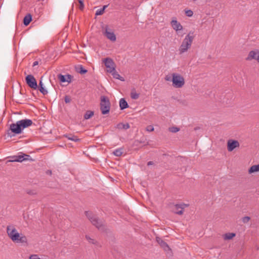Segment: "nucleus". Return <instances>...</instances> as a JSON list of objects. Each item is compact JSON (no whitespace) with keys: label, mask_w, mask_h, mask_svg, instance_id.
Here are the masks:
<instances>
[{"label":"nucleus","mask_w":259,"mask_h":259,"mask_svg":"<svg viewBox=\"0 0 259 259\" xmlns=\"http://www.w3.org/2000/svg\"><path fill=\"white\" fill-rule=\"evenodd\" d=\"M6 231L8 237L13 242L16 243L27 242V239L26 237L19 233L14 225H8L7 227Z\"/></svg>","instance_id":"f257e3e1"},{"label":"nucleus","mask_w":259,"mask_h":259,"mask_svg":"<svg viewBox=\"0 0 259 259\" xmlns=\"http://www.w3.org/2000/svg\"><path fill=\"white\" fill-rule=\"evenodd\" d=\"M194 38V32L190 31L185 36L179 47V54L182 55L188 51L192 46Z\"/></svg>","instance_id":"f03ea898"},{"label":"nucleus","mask_w":259,"mask_h":259,"mask_svg":"<svg viewBox=\"0 0 259 259\" xmlns=\"http://www.w3.org/2000/svg\"><path fill=\"white\" fill-rule=\"evenodd\" d=\"M85 213L87 217L94 226L99 230L102 231L104 230V227L103 225L102 222L100 221L95 214L90 211H85Z\"/></svg>","instance_id":"7ed1b4c3"},{"label":"nucleus","mask_w":259,"mask_h":259,"mask_svg":"<svg viewBox=\"0 0 259 259\" xmlns=\"http://www.w3.org/2000/svg\"><path fill=\"white\" fill-rule=\"evenodd\" d=\"M172 82L174 88H181L185 84V78L180 74L173 73L172 74Z\"/></svg>","instance_id":"20e7f679"},{"label":"nucleus","mask_w":259,"mask_h":259,"mask_svg":"<svg viewBox=\"0 0 259 259\" xmlns=\"http://www.w3.org/2000/svg\"><path fill=\"white\" fill-rule=\"evenodd\" d=\"M110 102L106 96H101L100 102V110L102 114L109 113L110 109Z\"/></svg>","instance_id":"39448f33"},{"label":"nucleus","mask_w":259,"mask_h":259,"mask_svg":"<svg viewBox=\"0 0 259 259\" xmlns=\"http://www.w3.org/2000/svg\"><path fill=\"white\" fill-rule=\"evenodd\" d=\"M22 132V130L20 124L19 123V121H17L16 123H13L10 125L9 130L8 131L7 134L11 137V133L13 134V136H14L21 134Z\"/></svg>","instance_id":"423d86ee"},{"label":"nucleus","mask_w":259,"mask_h":259,"mask_svg":"<svg viewBox=\"0 0 259 259\" xmlns=\"http://www.w3.org/2000/svg\"><path fill=\"white\" fill-rule=\"evenodd\" d=\"M102 32L104 35L110 40L112 41H115L116 40V37L115 34L113 31L109 28L108 25H105L103 27Z\"/></svg>","instance_id":"0eeeda50"},{"label":"nucleus","mask_w":259,"mask_h":259,"mask_svg":"<svg viewBox=\"0 0 259 259\" xmlns=\"http://www.w3.org/2000/svg\"><path fill=\"white\" fill-rule=\"evenodd\" d=\"M25 80L27 84L30 88L34 90L37 89L38 85L37 84L36 80L32 75H28L25 78Z\"/></svg>","instance_id":"6e6552de"},{"label":"nucleus","mask_w":259,"mask_h":259,"mask_svg":"<svg viewBox=\"0 0 259 259\" xmlns=\"http://www.w3.org/2000/svg\"><path fill=\"white\" fill-rule=\"evenodd\" d=\"M104 62L108 72L110 73L114 71L115 69V64L112 59L106 58L104 59Z\"/></svg>","instance_id":"1a4fd4ad"},{"label":"nucleus","mask_w":259,"mask_h":259,"mask_svg":"<svg viewBox=\"0 0 259 259\" xmlns=\"http://www.w3.org/2000/svg\"><path fill=\"white\" fill-rule=\"evenodd\" d=\"M240 144L237 140H229L227 142V149L228 151L231 152L235 148L239 147Z\"/></svg>","instance_id":"9d476101"},{"label":"nucleus","mask_w":259,"mask_h":259,"mask_svg":"<svg viewBox=\"0 0 259 259\" xmlns=\"http://www.w3.org/2000/svg\"><path fill=\"white\" fill-rule=\"evenodd\" d=\"M30 157L29 155L23 154L18 156H14L12 157V159L9 160L8 162H22L24 160L28 159Z\"/></svg>","instance_id":"9b49d317"},{"label":"nucleus","mask_w":259,"mask_h":259,"mask_svg":"<svg viewBox=\"0 0 259 259\" xmlns=\"http://www.w3.org/2000/svg\"><path fill=\"white\" fill-rule=\"evenodd\" d=\"M19 123L20 124L22 131L24 128L30 126L33 124L32 121L29 119H24L19 120Z\"/></svg>","instance_id":"f8f14e48"},{"label":"nucleus","mask_w":259,"mask_h":259,"mask_svg":"<svg viewBox=\"0 0 259 259\" xmlns=\"http://www.w3.org/2000/svg\"><path fill=\"white\" fill-rule=\"evenodd\" d=\"M170 24L172 28L177 31L183 29V26L177 20L176 18L172 19Z\"/></svg>","instance_id":"ddd939ff"},{"label":"nucleus","mask_w":259,"mask_h":259,"mask_svg":"<svg viewBox=\"0 0 259 259\" xmlns=\"http://www.w3.org/2000/svg\"><path fill=\"white\" fill-rule=\"evenodd\" d=\"M58 79L61 82H68V83L71 82L72 76L71 75L68 74L67 75H64L61 74H59L57 76Z\"/></svg>","instance_id":"4468645a"},{"label":"nucleus","mask_w":259,"mask_h":259,"mask_svg":"<svg viewBox=\"0 0 259 259\" xmlns=\"http://www.w3.org/2000/svg\"><path fill=\"white\" fill-rule=\"evenodd\" d=\"M156 240L157 242L160 245V246L163 248L164 250L166 251L170 250V248L168 245L160 237H156Z\"/></svg>","instance_id":"2eb2a0df"},{"label":"nucleus","mask_w":259,"mask_h":259,"mask_svg":"<svg viewBox=\"0 0 259 259\" xmlns=\"http://www.w3.org/2000/svg\"><path fill=\"white\" fill-rule=\"evenodd\" d=\"M184 206H186V205L176 204L174 206L172 211L176 214L181 215L183 213Z\"/></svg>","instance_id":"dca6fc26"},{"label":"nucleus","mask_w":259,"mask_h":259,"mask_svg":"<svg viewBox=\"0 0 259 259\" xmlns=\"http://www.w3.org/2000/svg\"><path fill=\"white\" fill-rule=\"evenodd\" d=\"M259 54V51H251L249 52L247 57L246 58V60H251L252 59L256 60L257 55Z\"/></svg>","instance_id":"f3484780"},{"label":"nucleus","mask_w":259,"mask_h":259,"mask_svg":"<svg viewBox=\"0 0 259 259\" xmlns=\"http://www.w3.org/2000/svg\"><path fill=\"white\" fill-rule=\"evenodd\" d=\"M130 125L128 123H119L116 126V128L119 130H127L130 128Z\"/></svg>","instance_id":"a211bd4d"},{"label":"nucleus","mask_w":259,"mask_h":259,"mask_svg":"<svg viewBox=\"0 0 259 259\" xmlns=\"http://www.w3.org/2000/svg\"><path fill=\"white\" fill-rule=\"evenodd\" d=\"M32 20V16L30 14H27L24 18L23 24L25 26H27Z\"/></svg>","instance_id":"6ab92c4d"},{"label":"nucleus","mask_w":259,"mask_h":259,"mask_svg":"<svg viewBox=\"0 0 259 259\" xmlns=\"http://www.w3.org/2000/svg\"><path fill=\"white\" fill-rule=\"evenodd\" d=\"M119 106L121 110L124 109L128 107L127 102L124 98H121L119 101Z\"/></svg>","instance_id":"aec40b11"},{"label":"nucleus","mask_w":259,"mask_h":259,"mask_svg":"<svg viewBox=\"0 0 259 259\" xmlns=\"http://www.w3.org/2000/svg\"><path fill=\"white\" fill-rule=\"evenodd\" d=\"M257 171H259V164L251 166L248 170V173L250 174Z\"/></svg>","instance_id":"412c9836"},{"label":"nucleus","mask_w":259,"mask_h":259,"mask_svg":"<svg viewBox=\"0 0 259 259\" xmlns=\"http://www.w3.org/2000/svg\"><path fill=\"white\" fill-rule=\"evenodd\" d=\"M64 137L67 138L68 140H71L74 142H78L80 140V139H78V137L74 135H64Z\"/></svg>","instance_id":"4be33fe9"},{"label":"nucleus","mask_w":259,"mask_h":259,"mask_svg":"<svg viewBox=\"0 0 259 259\" xmlns=\"http://www.w3.org/2000/svg\"><path fill=\"white\" fill-rule=\"evenodd\" d=\"M123 153V148H120L115 149L113 152V154L117 157H119L122 155V154Z\"/></svg>","instance_id":"5701e85b"},{"label":"nucleus","mask_w":259,"mask_h":259,"mask_svg":"<svg viewBox=\"0 0 259 259\" xmlns=\"http://www.w3.org/2000/svg\"><path fill=\"white\" fill-rule=\"evenodd\" d=\"M110 73L112 74V75L114 78H115L116 79H119L121 81L124 80L123 78L122 77L120 76V75L118 74V73L115 71V69L114 70V71H113V72H110Z\"/></svg>","instance_id":"b1692460"},{"label":"nucleus","mask_w":259,"mask_h":259,"mask_svg":"<svg viewBox=\"0 0 259 259\" xmlns=\"http://www.w3.org/2000/svg\"><path fill=\"white\" fill-rule=\"evenodd\" d=\"M236 235L235 233H226L224 235V239L225 240H230L232 239Z\"/></svg>","instance_id":"393cba45"},{"label":"nucleus","mask_w":259,"mask_h":259,"mask_svg":"<svg viewBox=\"0 0 259 259\" xmlns=\"http://www.w3.org/2000/svg\"><path fill=\"white\" fill-rule=\"evenodd\" d=\"M76 71L81 74L87 72V70L84 69L82 65H80L78 67L76 68Z\"/></svg>","instance_id":"a878e982"},{"label":"nucleus","mask_w":259,"mask_h":259,"mask_svg":"<svg viewBox=\"0 0 259 259\" xmlns=\"http://www.w3.org/2000/svg\"><path fill=\"white\" fill-rule=\"evenodd\" d=\"M140 94L137 93L135 90L132 91L131 93V97L132 99L136 100L139 98Z\"/></svg>","instance_id":"bb28decb"},{"label":"nucleus","mask_w":259,"mask_h":259,"mask_svg":"<svg viewBox=\"0 0 259 259\" xmlns=\"http://www.w3.org/2000/svg\"><path fill=\"white\" fill-rule=\"evenodd\" d=\"M94 115V112L92 111H87L84 115V118L88 119L91 118Z\"/></svg>","instance_id":"cd10ccee"},{"label":"nucleus","mask_w":259,"mask_h":259,"mask_svg":"<svg viewBox=\"0 0 259 259\" xmlns=\"http://www.w3.org/2000/svg\"><path fill=\"white\" fill-rule=\"evenodd\" d=\"M85 239L89 241L90 243L93 244H97L98 242L96 240L94 239L91 238L89 236L85 235Z\"/></svg>","instance_id":"c85d7f7f"},{"label":"nucleus","mask_w":259,"mask_h":259,"mask_svg":"<svg viewBox=\"0 0 259 259\" xmlns=\"http://www.w3.org/2000/svg\"><path fill=\"white\" fill-rule=\"evenodd\" d=\"M107 7V6L105 5L103 7L100 9L98 10L96 12V15H102L105 11V9Z\"/></svg>","instance_id":"c756f323"},{"label":"nucleus","mask_w":259,"mask_h":259,"mask_svg":"<svg viewBox=\"0 0 259 259\" xmlns=\"http://www.w3.org/2000/svg\"><path fill=\"white\" fill-rule=\"evenodd\" d=\"M168 130L169 132H170L171 133H176L180 131V128H179L178 127L172 126V127H169L168 128Z\"/></svg>","instance_id":"7c9ffc66"},{"label":"nucleus","mask_w":259,"mask_h":259,"mask_svg":"<svg viewBox=\"0 0 259 259\" xmlns=\"http://www.w3.org/2000/svg\"><path fill=\"white\" fill-rule=\"evenodd\" d=\"M79 3V9L80 10H83L84 9V0H78Z\"/></svg>","instance_id":"2f4dec72"},{"label":"nucleus","mask_w":259,"mask_h":259,"mask_svg":"<svg viewBox=\"0 0 259 259\" xmlns=\"http://www.w3.org/2000/svg\"><path fill=\"white\" fill-rule=\"evenodd\" d=\"M39 91L41 93L44 95H46L48 94V91L44 88V87H40L38 89Z\"/></svg>","instance_id":"473e14b6"},{"label":"nucleus","mask_w":259,"mask_h":259,"mask_svg":"<svg viewBox=\"0 0 259 259\" xmlns=\"http://www.w3.org/2000/svg\"><path fill=\"white\" fill-rule=\"evenodd\" d=\"M185 14L187 16L191 17V16H192V15L193 14V12L192 10H188L185 11Z\"/></svg>","instance_id":"72a5a7b5"},{"label":"nucleus","mask_w":259,"mask_h":259,"mask_svg":"<svg viewBox=\"0 0 259 259\" xmlns=\"http://www.w3.org/2000/svg\"><path fill=\"white\" fill-rule=\"evenodd\" d=\"M250 220V218L249 217H244L242 218V221L244 223H248Z\"/></svg>","instance_id":"f704fd0d"},{"label":"nucleus","mask_w":259,"mask_h":259,"mask_svg":"<svg viewBox=\"0 0 259 259\" xmlns=\"http://www.w3.org/2000/svg\"><path fill=\"white\" fill-rule=\"evenodd\" d=\"M165 80L167 81H172V75H166L164 78Z\"/></svg>","instance_id":"c9c22d12"},{"label":"nucleus","mask_w":259,"mask_h":259,"mask_svg":"<svg viewBox=\"0 0 259 259\" xmlns=\"http://www.w3.org/2000/svg\"><path fill=\"white\" fill-rule=\"evenodd\" d=\"M64 101L66 103H69L71 102V98L69 96H65Z\"/></svg>","instance_id":"e433bc0d"},{"label":"nucleus","mask_w":259,"mask_h":259,"mask_svg":"<svg viewBox=\"0 0 259 259\" xmlns=\"http://www.w3.org/2000/svg\"><path fill=\"white\" fill-rule=\"evenodd\" d=\"M154 130V128L152 125H148L146 127V131L148 132H153Z\"/></svg>","instance_id":"4c0bfd02"},{"label":"nucleus","mask_w":259,"mask_h":259,"mask_svg":"<svg viewBox=\"0 0 259 259\" xmlns=\"http://www.w3.org/2000/svg\"><path fill=\"white\" fill-rule=\"evenodd\" d=\"M29 259H40L37 254H32L29 256Z\"/></svg>","instance_id":"58836bf2"},{"label":"nucleus","mask_w":259,"mask_h":259,"mask_svg":"<svg viewBox=\"0 0 259 259\" xmlns=\"http://www.w3.org/2000/svg\"><path fill=\"white\" fill-rule=\"evenodd\" d=\"M27 193L30 195H35L36 194L35 192H34L33 191H29L27 192Z\"/></svg>","instance_id":"ea45409f"},{"label":"nucleus","mask_w":259,"mask_h":259,"mask_svg":"<svg viewBox=\"0 0 259 259\" xmlns=\"http://www.w3.org/2000/svg\"><path fill=\"white\" fill-rule=\"evenodd\" d=\"M43 87V83H42V82L41 80H40L39 81V84H38V88H39V87Z\"/></svg>","instance_id":"a19ab883"},{"label":"nucleus","mask_w":259,"mask_h":259,"mask_svg":"<svg viewBox=\"0 0 259 259\" xmlns=\"http://www.w3.org/2000/svg\"><path fill=\"white\" fill-rule=\"evenodd\" d=\"M38 64V61H34L33 63V66H35L36 65H37Z\"/></svg>","instance_id":"79ce46f5"},{"label":"nucleus","mask_w":259,"mask_h":259,"mask_svg":"<svg viewBox=\"0 0 259 259\" xmlns=\"http://www.w3.org/2000/svg\"><path fill=\"white\" fill-rule=\"evenodd\" d=\"M154 164L153 162V161H149L148 163H147V165H153Z\"/></svg>","instance_id":"37998d69"},{"label":"nucleus","mask_w":259,"mask_h":259,"mask_svg":"<svg viewBox=\"0 0 259 259\" xmlns=\"http://www.w3.org/2000/svg\"><path fill=\"white\" fill-rule=\"evenodd\" d=\"M256 60L258 62H259V54L257 55Z\"/></svg>","instance_id":"c03bdc74"}]
</instances>
